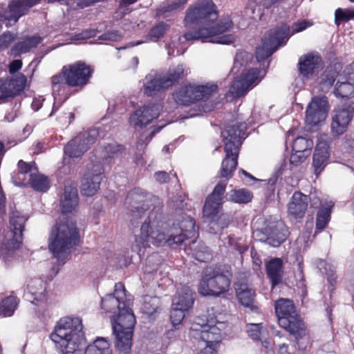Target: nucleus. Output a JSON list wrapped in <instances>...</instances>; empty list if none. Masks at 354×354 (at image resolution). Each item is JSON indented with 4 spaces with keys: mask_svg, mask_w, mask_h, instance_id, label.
<instances>
[{
    "mask_svg": "<svg viewBox=\"0 0 354 354\" xmlns=\"http://www.w3.org/2000/svg\"><path fill=\"white\" fill-rule=\"evenodd\" d=\"M218 12L212 0H200L192 4L186 11L185 26L192 28L183 34L186 41L198 40L230 44L235 39L232 34H225L233 28L230 16L221 18L216 24Z\"/></svg>",
    "mask_w": 354,
    "mask_h": 354,
    "instance_id": "f257e3e1",
    "label": "nucleus"
},
{
    "mask_svg": "<svg viewBox=\"0 0 354 354\" xmlns=\"http://www.w3.org/2000/svg\"><path fill=\"white\" fill-rule=\"evenodd\" d=\"M94 66L82 60L77 61L73 64L65 65L60 72L50 78L53 95L55 100L53 104L51 116L54 114L70 97L67 87L82 90L90 83L94 73Z\"/></svg>",
    "mask_w": 354,
    "mask_h": 354,
    "instance_id": "f03ea898",
    "label": "nucleus"
},
{
    "mask_svg": "<svg viewBox=\"0 0 354 354\" xmlns=\"http://www.w3.org/2000/svg\"><path fill=\"white\" fill-rule=\"evenodd\" d=\"M50 339L62 354H80L85 338L82 319L65 317L56 324Z\"/></svg>",
    "mask_w": 354,
    "mask_h": 354,
    "instance_id": "7ed1b4c3",
    "label": "nucleus"
},
{
    "mask_svg": "<svg viewBox=\"0 0 354 354\" xmlns=\"http://www.w3.org/2000/svg\"><path fill=\"white\" fill-rule=\"evenodd\" d=\"M246 124L235 122L227 124L221 131L222 141L225 153L219 176L227 180L232 178L238 165V158L243 140L245 138Z\"/></svg>",
    "mask_w": 354,
    "mask_h": 354,
    "instance_id": "20e7f679",
    "label": "nucleus"
},
{
    "mask_svg": "<svg viewBox=\"0 0 354 354\" xmlns=\"http://www.w3.org/2000/svg\"><path fill=\"white\" fill-rule=\"evenodd\" d=\"M28 217L14 210L10 216L9 230L0 235V257L5 263L12 261L23 243V232Z\"/></svg>",
    "mask_w": 354,
    "mask_h": 354,
    "instance_id": "39448f33",
    "label": "nucleus"
},
{
    "mask_svg": "<svg viewBox=\"0 0 354 354\" xmlns=\"http://www.w3.org/2000/svg\"><path fill=\"white\" fill-rule=\"evenodd\" d=\"M275 314L279 325L292 335L298 343L307 335V327L296 310L293 301L280 298L274 304Z\"/></svg>",
    "mask_w": 354,
    "mask_h": 354,
    "instance_id": "423d86ee",
    "label": "nucleus"
},
{
    "mask_svg": "<svg viewBox=\"0 0 354 354\" xmlns=\"http://www.w3.org/2000/svg\"><path fill=\"white\" fill-rule=\"evenodd\" d=\"M79 230L72 221L57 223L50 236L49 250L53 256L60 259L62 255L78 244Z\"/></svg>",
    "mask_w": 354,
    "mask_h": 354,
    "instance_id": "0eeeda50",
    "label": "nucleus"
},
{
    "mask_svg": "<svg viewBox=\"0 0 354 354\" xmlns=\"http://www.w3.org/2000/svg\"><path fill=\"white\" fill-rule=\"evenodd\" d=\"M136 322L132 310L125 305L118 312L112 324L113 332L115 336V347L124 354H128L131 351Z\"/></svg>",
    "mask_w": 354,
    "mask_h": 354,
    "instance_id": "6e6552de",
    "label": "nucleus"
},
{
    "mask_svg": "<svg viewBox=\"0 0 354 354\" xmlns=\"http://www.w3.org/2000/svg\"><path fill=\"white\" fill-rule=\"evenodd\" d=\"M229 276L223 273L220 266H207L203 272L198 291L203 296L218 297L225 294L230 286L232 273L226 270Z\"/></svg>",
    "mask_w": 354,
    "mask_h": 354,
    "instance_id": "1a4fd4ad",
    "label": "nucleus"
},
{
    "mask_svg": "<svg viewBox=\"0 0 354 354\" xmlns=\"http://www.w3.org/2000/svg\"><path fill=\"white\" fill-rule=\"evenodd\" d=\"M185 75L183 64L170 68L165 73H149L145 77L143 92L147 96H154L178 83Z\"/></svg>",
    "mask_w": 354,
    "mask_h": 354,
    "instance_id": "9d476101",
    "label": "nucleus"
},
{
    "mask_svg": "<svg viewBox=\"0 0 354 354\" xmlns=\"http://www.w3.org/2000/svg\"><path fill=\"white\" fill-rule=\"evenodd\" d=\"M218 92L216 84L197 85L188 84L181 86L172 93V99L180 106H189L200 101H207Z\"/></svg>",
    "mask_w": 354,
    "mask_h": 354,
    "instance_id": "9b49d317",
    "label": "nucleus"
},
{
    "mask_svg": "<svg viewBox=\"0 0 354 354\" xmlns=\"http://www.w3.org/2000/svg\"><path fill=\"white\" fill-rule=\"evenodd\" d=\"M151 223L153 225L154 221H151V215H149L141 225L140 234L136 236L138 246L147 248L149 246V243H151L157 247L165 245L174 248L180 247L171 226L169 227L167 232H165L158 229H153L151 226Z\"/></svg>",
    "mask_w": 354,
    "mask_h": 354,
    "instance_id": "f8f14e48",
    "label": "nucleus"
},
{
    "mask_svg": "<svg viewBox=\"0 0 354 354\" xmlns=\"http://www.w3.org/2000/svg\"><path fill=\"white\" fill-rule=\"evenodd\" d=\"M290 27L282 24L270 29L262 39V46L257 48L256 57L258 61H263L270 57L279 46L288 41Z\"/></svg>",
    "mask_w": 354,
    "mask_h": 354,
    "instance_id": "ddd939ff",
    "label": "nucleus"
},
{
    "mask_svg": "<svg viewBox=\"0 0 354 354\" xmlns=\"http://www.w3.org/2000/svg\"><path fill=\"white\" fill-rule=\"evenodd\" d=\"M147 195L144 189L135 187L128 193L125 198V203L131 207L130 222L133 227L138 226L146 212L149 209Z\"/></svg>",
    "mask_w": 354,
    "mask_h": 354,
    "instance_id": "4468645a",
    "label": "nucleus"
},
{
    "mask_svg": "<svg viewBox=\"0 0 354 354\" xmlns=\"http://www.w3.org/2000/svg\"><path fill=\"white\" fill-rule=\"evenodd\" d=\"M261 71L258 68H249L241 73L231 85L232 93L237 97L245 95L250 89L257 85L260 81Z\"/></svg>",
    "mask_w": 354,
    "mask_h": 354,
    "instance_id": "2eb2a0df",
    "label": "nucleus"
},
{
    "mask_svg": "<svg viewBox=\"0 0 354 354\" xmlns=\"http://www.w3.org/2000/svg\"><path fill=\"white\" fill-rule=\"evenodd\" d=\"M235 294L238 301L252 311H257L256 290L247 277H241L234 283Z\"/></svg>",
    "mask_w": 354,
    "mask_h": 354,
    "instance_id": "dca6fc26",
    "label": "nucleus"
},
{
    "mask_svg": "<svg viewBox=\"0 0 354 354\" xmlns=\"http://www.w3.org/2000/svg\"><path fill=\"white\" fill-rule=\"evenodd\" d=\"M41 0H12L6 10L0 12V17L9 22L17 23L29 10L40 3Z\"/></svg>",
    "mask_w": 354,
    "mask_h": 354,
    "instance_id": "f3484780",
    "label": "nucleus"
},
{
    "mask_svg": "<svg viewBox=\"0 0 354 354\" xmlns=\"http://www.w3.org/2000/svg\"><path fill=\"white\" fill-rule=\"evenodd\" d=\"M226 186L227 183L219 182L216 185L212 193L206 198L203 208V213L205 217L214 218L217 216L223 204Z\"/></svg>",
    "mask_w": 354,
    "mask_h": 354,
    "instance_id": "a211bd4d",
    "label": "nucleus"
},
{
    "mask_svg": "<svg viewBox=\"0 0 354 354\" xmlns=\"http://www.w3.org/2000/svg\"><path fill=\"white\" fill-rule=\"evenodd\" d=\"M162 106L159 104L149 103L136 109L129 118V123L133 127L142 128L158 118Z\"/></svg>",
    "mask_w": 354,
    "mask_h": 354,
    "instance_id": "6ab92c4d",
    "label": "nucleus"
},
{
    "mask_svg": "<svg viewBox=\"0 0 354 354\" xmlns=\"http://www.w3.org/2000/svg\"><path fill=\"white\" fill-rule=\"evenodd\" d=\"M328 109L326 97H315L306 109V122L310 125H317L326 118Z\"/></svg>",
    "mask_w": 354,
    "mask_h": 354,
    "instance_id": "aec40b11",
    "label": "nucleus"
},
{
    "mask_svg": "<svg viewBox=\"0 0 354 354\" xmlns=\"http://www.w3.org/2000/svg\"><path fill=\"white\" fill-rule=\"evenodd\" d=\"M353 113L354 106L351 104L334 110L330 124L331 131L334 135L339 136L346 131Z\"/></svg>",
    "mask_w": 354,
    "mask_h": 354,
    "instance_id": "412c9836",
    "label": "nucleus"
},
{
    "mask_svg": "<svg viewBox=\"0 0 354 354\" xmlns=\"http://www.w3.org/2000/svg\"><path fill=\"white\" fill-rule=\"evenodd\" d=\"M104 169L88 170L81 179L80 192L83 196H93L100 189L103 178Z\"/></svg>",
    "mask_w": 354,
    "mask_h": 354,
    "instance_id": "4be33fe9",
    "label": "nucleus"
},
{
    "mask_svg": "<svg viewBox=\"0 0 354 354\" xmlns=\"http://www.w3.org/2000/svg\"><path fill=\"white\" fill-rule=\"evenodd\" d=\"M171 227L179 246L184 244L187 240L196 236L195 220L190 216L182 217L180 220L174 223Z\"/></svg>",
    "mask_w": 354,
    "mask_h": 354,
    "instance_id": "5701e85b",
    "label": "nucleus"
},
{
    "mask_svg": "<svg viewBox=\"0 0 354 354\" xmlns=\"http://www.w3.org/2000/svg\"><path fill=\"white\" fill-rule=\"evenodd\" d=\"M326 136H320L315 147L313 157L314 173L317 176L321 174L328 164L330 157L329 143L325 139Z\"/></svg>",
    "mask_w": 354,
    "mask_h": 354,
    "instance_id": "b1692460",
    "label": "nucleus"
},
{
    "mask_svg": "<svg viewBox=\"0 0 354 354\" xmlns=\"http://www.w3.org/2000/svg\"><path fill=\"white\" fill-rule=\"evenodd\" d=\"M322 62V58L318 53H306L299 59V72L303 77L309 78L318 72Z\"/></svg>",
    "mask_w": 354,
    "mask_h": 354,
    "instance_id": "393cba45",
    "label": "nucleus"
},
{
    "mask_svg": "<svg viewBox=\"0 0 354 354\" xmlns=\"http://www.w3.org/2000/svg\"><path fill=\"white\" fill-rule=\"evenodd\" d=\"M79 196L75 183L65 185L64 193L60 196V208L62 214H74L78 209Z\"/></svg>",
    "mask_w": 354,
    "mask_h": 354,
    "instance_id": "a878e982",
    "label": "nucleus"
},
{
    "mask_svg": "<svg viewBox=\"0 0 354 354\" xmlns=\"http://www.w3.org/2000/svg\"><path fill=\"white\" fill-rule=\"evenodd\" d=\"M309 197L301 192H295L288 204V215L295 220L302 219L306 213Z\"/></svg>",
    "mask_w": 354,
    "mask_h": 354,
    "instance_id": "bb28decb",
    "label": "nucleus"
},
{
    "mask_svg": "<svg viewBox=\"0 0 354 354\" xmlns=\"http://www.w3.org/2000/svg\"><path fill=\"white\" fill-rule=\"evenodd\" d=\"M24 89V82L19 78H0V101L17 96Z\"/></svg>",
    "mask_w": 354,
    "mask_h": 354,
    "instance_id": "cd10ccee",
    "label": "nucleus"
},
{
    "mask_svg": "<svg viewBox=\"0 0 354 354\" xmlns=\"http://www.w3.org/2000/svg\"><path fill=\"white\" fill-rule=\"evenodd\" d=\"M267 277L272 290L282 283L284 274L283 262L281 258L274 257L265 263Z\"/></svg>",
    "mask_w": 354,
    "mask_h": 354,
    "instance_id": "c85d7f7f",
    "label": "nucleus"
},
{
    "mask_svg": "<svg viewBox=\"0 0 354 354\" xmlns=\"http://www.w3.org/2000/svg\"><path fill=\"white\" fill-rule=\"evenodd\" d=\"M201 338L207 344L216 346L222 337L221 330L214 321H207L206 324L201 326Z\"/></svg>",
    "mask_w": 354,
    "mask_h": 354,
    "instance_id": "c756f323",
    "label": "nucleus"
},
{
    "mask_svg": "<svg viewBox=\"0 0 354 354\" xmlns=\"http://www.w3.org/2000/svg\"><path fill=\"white\" fill-rule=\"evenodd\" d=\"M43 41V37L38 35L27 36L21 41L17 42L12 48V53L15 56L28 53L32 49L37 47Z\"/></svg>",
    "mask_w": 354,
    "mask_h": 354,
    "instance_id": "7c9ffc66",
    "label": "nucleus"
},
{
    "mask_svg": "<svg viewBox=\"0 0 354 354\" xmlns=\"http://www.w3.org/2000/svg\"><path fill=\"white\" fill-rule=\"evenodd\" d=\"M35 172H38V168L35 162H26L23 160H20L17 163V172L14 178L16 180H18L17 183L18 185L26 186L27 185L29 175Z\"/></svg>",
    "mask_w": 354,
    "mask_h": 354,
    "instance_id": "2f4dec72",
    "label": "nucleus"
},
{
    "mask_svg": "<svg viewBox=\"0 0 354 354\" xmlns=\"http://www.w3.org/2000/svg\"><path fill=\"white\" fill-rule=\"evenodd\" d=\"M194 293L189 287H183L174 298L172 306L188 310L194 304Z\"/></svg>",
    "mask_w": 354,
    "mask_h": 354,
    "instance_id": "473e14b6",
    "label": "nucleus"
},
{
    "mask_svg": "<svg viewBox=\"0 0 354 354\" xmlns=\"http://www.w3.org/2000/svg\"><path fill=\"white\" fill-rule=\"evenodd\" d=\"M28 287L30 292L34 296L32 303L38 306L46 308L48 299L46 288L43 287V281L39 279L34 280Z\"/></svg>",
    "mask_w": 354,
    "mask_h": 354,
    "instance_id": "72a5a7b5",
    "label": "nucleus"
},
{
    "mask_svg": "<svg viewBox=\"0 0 354 354\" xmlns=\"http://www.w3.org/2000/svg\"><path fill=\"white\" fill-rule=\"evenodd\" d=\"M226 197L228 201L238 204H247L252 201L254 196L249 189L241 188L230 190Z\"/></svg>",
    "mask_w": 354,
    "mask_h": 354,
    "instance_id": "f704fd0d",
    "label": "nucleus"
},
{
    "mask_svg": "<svg viewBox=\"0 0 354 354\" xmlns=\"http://www.w3.org/2000/svg\"><path fill=\"white\" fill-rule=\"evenodd\" d=\"M87 150L88 147L81 142L80 138L76 137L71 140L64 148V154L69 158L81 157Z\"/></svg>",
    "mask_w": 354,
    "mask_h": 354,
    "instance_id": "c9c22d12",
    "label": "nucleus"
},
{
    "mask_svg": "<svg viewBox=\"0 0 354 354\" xmlns=\"http://www.w3.org/2000/svg\"><path fill=\"white\" fill-rule=\"evenodd\" d=\"M342 66L339 64L329 65L320 75V84L330 87L339 74Z\"/></svg>",
    "mask_w": 354,
    "mask_h": 354,
    "instance_id": "e433bc0d",
    "label": "nucleus"
},
{
    "mask_svg": "<svg viewBox=\"0 0 354 354\" xmlns=\"http://www.w3.org/2000/svg\"><path fill=\"white\" fill-rule=\"evenodd\" d=\"M84 354H111L110 344L104 337H97L86 347Z\"/></svg>",
    "mask_w": 354,
    "mask_h": 354,
    "instance_id": "4c0bfd02",
    "label": "nucleus"
},
{
    "mask_svg": "<svg viewBox=\"0 0 354 354\" xmlns=\"http://www.w3.org/2000/svg\"><path fill=\"white\" fill-rule=\"evenodd\" d=\"M126 304L124 301H121L115 295L111 294L106 295L101 301V307L106 313H116L124 306Z\"/></svg>",
    "mask_w": 354,
    "mask_h": 354,
    "instance_id": "58836bf2",
    "label": "nucleus"
},
{
    "mask_svg": "<svg viewBox=\"0 0 354 354\" xmlns=\"http://www.w3.org/2000/svg\"><path fill=\"white\" fill-rule=\"evenodd\" d=\"M29 184L35 190L46 192L50 187L49 179L47 176L35 172L29 175L27 185Z\"/></svg>",
    "mask_w": 354,
    "mask_h": 354,
    "instance_id": "ea45409f",
    "label": "nucleus"
},
{
    "mask_svg": "<svg viewBox=\"0 0 354 354\" xmlns=\"http://www.w3.org/2000/svg\"><path fill=\"white\" fill-rule=\"evenodd\" d=\"M19 299L15 295L5 297L0 303V315L10 317L17 308Z\"/></svg>",
    "mask_w": 354,
    "mask_h": 354,
    "instance_id": "a19ab883",
    "label": "nucleus"
},
{
    "mask_svg": "<svg viewBox=\"0 0 354 354\" xmlns=\"http://www.w3.org/2000/svg\"><path fill=\"white\" fill-rule=\"evenodd\" d=\"M169 28L170 25L166 22H158L149 29L147 38L149 41L157 42L165 36Z\"/></svg>",
    "mask_w": 354,
    "mask_h": 354,
    "instance_id": "79ce46f5",
    "label": "nucleus"
},
{
    "mask_svg": "<svg viewBox=\"0 0 354 354\" xmlns=\"http://www.w3.org/2000/svg\"><path fill=\"white\" fill-rule=\"evenodd\" d=\"M334 95L337 98L350 99L354 96V84L348 82L338 81L335 86Z\"/></svg>",
    "mask_w": 354,
    "mask_h": 354,
    "instance_id": "37998d69",
    "label": "nucleus"
},
{
    "mask_svg": "<svg viewBox=\"0 0 354 354\" xmlns=\"http://www.w3.org/2000/svg\"><path fill=\"white\" fill-rule=\"evenodd\" d=\"M160 299L158 297L145 296L142 305V310L149 317H154L160 310Z\"/></svg>",
    "mask_w": 354,
    "mask_h": 354,
    "instance_id": "c03bdc74",
    "label": "nucleus"
},
{
    "mask_svg": "<svg viewBox=\"0 0 354 354\" xmlns=\"http://www.w3.org/2000/svg\"><path fill=\"white\" fill-rule=\"evenodd\" d=\"M330 207H322L319 209L317 214L315 223V234L322 232L327 226L330 219Z\"/></svg>",
    "mask_w": 354,
    "mask_h": 354,
    "instance_id": "a18cd8bd",
    "label": "nucleus"
},
{
    "mask_svg": "<svg viewBox=\"0 0 354 354\" xmlns=\"http://www.w3.org/2000/svg\"><path fill=\"white\" fill-rule=\"evenodd\" d=\"M288 234L289 232L286 227L280 228L277 227L272 230L268 236V241L272 246L278 247L286 240Z\"/></svg>",
    "mask_w": 354,
    "mask_h": 354,
    "instance_id": "49530a36",
    "label": "nucleus"
},
{
    "mask_svg": "<svg viewBox=\"0 0 354 354\" xmlns=\"http://www.w3.org/2000/svg\"><path fill=\"white\" fill-rule=\"evenodd\" d=\"M313 141L306 138L299 136L295 139L292 145V151L297 153L305 152L310 154L313 147Z\"/></svg>",
    "mask_w": 354,
    "mask_h": 354,
    "instance_id": "de8ad7c7",
    "label": "nucleus"
},
{
    "mask_svg": "<svg viewBox=\"0 0 354 354\" xmlns=\"http://www.w3.org/2000/svg\"><path fill=\"white\" fill-rule=\"evenodd\" d=\"M354 18L353 9L337 8L335 12V23L339 25L342 22L348 21Z\"/></svg>",
    "mask_w": 354,
    "mask_h": 354,
    "instance_id": "09e8293b",
    "label": "nucleus"
},
{
    "mask_svg": "<svg viewBox=\"0 0 354 354\" xmlns=\"http://www.w3.org/2000/svg\"><path fill=\"white\" fill-rule=\"evenodd\" d=\"M246 332L249 337L256 341H261L262 335L264 332L263 326L261 323L259 324H247Z\"/></svg>",
    "mask_w": 354,
    "mask_h": 354,
    "instance_id": "8fccbe9b",
    "label": "nucleus"
},
{
    "mask_svg": "<svg viewBox=\"0 0 354 354\" xmlns=\"http://www.w3.org/2000/svg\"><path fill=\"white\" fill-rule=\"evenodd\" d=\"M187 310L173 306L170 313V321L174 326L180 324L185 317Z\"/></svg>",
    "mask_w": 354,
    "mask_h": 354,
    "instance_id": "3c124183",
    "label": "nucleus"
},
{
    "mask_svg": "<svg viewBox=\"0 0 354 354\" xmlns=\"http://www.w3.org/2000/svg\"><path fill=\"white\" fill-rule=\"evenodd\" d=\"M104 150L109 158H113L122 154L124 151L125 147L122 145L113 142L106 145L104 147Z\"/></svg>",
    "mask_w": 354,
    "mask_h": 354,
    "instance_id": "603ef678",
    "label": "nucleus"
},
{
    "mask_svg": "<svg viewBox=\"0 0 354 354\" xmlns=\"http://www.w3.org/2000/svg\"><path fill=\"white\" fill-rule=\"evenodd\" d=\"M188 0H178L176 1L168 3L158 10L159 15H163L167 12H171L175 10L183 9Z\"/></svg>",
    "mask_w": 354,
    "mask_h": 354,
    "instance_id": "864d4df0",
    "label": "nucleus"
},
{
    "mask_svg": "<svg viewBox=\"0 0 354 354\" xmlns=\"http://www.w3.org/2000/svg\"><path fill=\"white\" fill-rule=\"evenodd\" d=\"M16 35L7 30L0 35V51L8 48L16 39Z\"/></svg>",
    "mask_w": 354,
    "mask_h": 354,
    "instance_id": "5fc2aeb1",
    "label": "nucleus"
},
{
    "mask_svg": "<svg viewBox=\"0 0 354 354\" xmlns=\"http://www.w3.org/2000/svg\"><path fill=\"white\" fill-rule=\"evenodd\" d=\"M201 250L194 249L192 256L194 259L200 262H205L210 258V253L208 248L202 245H200Z\"/></svg>",
    "mask_w": 354,
    "mask_h": 354,
    "instance_id": "6e6d98bb",
    "label": "nucleus"
},
{
    "mask_svg": "<svg viewBox=\"0 0 354 354\" xmlns=\"http://www.w3.org/2000/svg\"><path fill=\"white\" fill-rule=\"evenodd\" d=\"M97 133L95 131H91L87 133H84L83 134H80L77 136V138H80L81 142L86 145L88 147V149L90 147L91 145H93L97 138Z\"/></svg>",
    "mask_w": 354,
    "mask_h": 354,
    "instance_id": "4d7b16f0",
    "label": "nucleus"
},
{
    "mask_svg": "<svg viewBox=\"0 0 354 354\" xmlns=\"http://www.w3.org/2000/svg\"><path fill=\"white\" fill-rule=\"evenodd\" d=\"M97 30L96 29H85L81 32L76 33L73 35L72 39L76 41L85 40L93 38L96 36Z\"/></svg>",
    "mask_w": 354,
    "mask_h": 354,
    "instance_id": "13d9d810",
    "label": "nucleus"
},
{
    "mask_svg": "<svg viewBox=\"0 0 354 354\" xmlns=\"http://www.w3.org/2000/svg\"><path fill=\"white\" fill-rule=\"evenodd\" d=\"M309 154L305 152L297 153V151H292L290 157V162L291 165L297 166L304 162Z\"/></svg>",
    "mask_w": 354,
    "mask_h": 354,
    "instance_id": "bf43d9fd",
    "label": "nucleus"
},
{
    "mask_svg": "<svg viewBox=\"0 0 354 354\" xmlns=\"http://www.w3.org/2000/svg\"><path fill=\"white\" fill-rule=\"evenodd\" d=\"M122 38L118 30H111L104 32L99 37V39L104 41H118Z\"/></svg>",
    "mask_w": 354,
    "mask_h": 354,
    "instance_id": "052dcab7",
    "label": "nucleus"
},
{
    "mask_svg": "<svg viewBox=\"0 0 354 354\" xmlns=\"http://www.w3.org/2000/svg\"><path fill=\"white\" fill-rule=\"evenodd\" d=\"M231 221V216L228 214L223 213L218 216L215 221V224H216L221 230H223L227 227Z\"/></svg>",
    "mask_w": 354,
    "mask_h": 354,
    "instance_id": "680f3d73",
    "label": "nucleus"
},
{
    "mask_svg": "<svg viewBox=\"0 0 354 354\" xmlns=\"http://www.w3.org/2000/svg\"><path fill=\"white\" fill-rule=\"evenodd\" d=\"M313 23L310 21L303 20L299 22L294 23L292 25V32L297 33L306 30L307 28L311 26Z\"/></svg>",
    "mask_w": 354,
    "mask_h": 354,
    "instance_id": "e2e57ef3",
    "label": "nucleus"
},
{
    "mask_svg": "<svg viewBox=\"0 0 354 354\" xmlns=\"http://www.w3.org/2000/svg\"><path fill=\"white\" fill-rule=\"evenodd\" d=\"M112 295H115L119 299L123 301V297L126 295V290L122 283L118 282L115 284L114 293Z\"/></svg>",
    "mask_w": 354,
    "mask_h": 354,
    "instance_id": "0e129e2a",
    "label": "nucleus"
},
{
    "mask_svg": "<svg viewBox=\"0 0 354 354\" xmlns=\"http://www.w3.org/2000/svg\"><path fill=\"white\" fill-rule=\"evenodd\" d=\"M156 180L160 183H168L170 180L168 173L164 171H159L154 174Z\"/></svg>",
    "mask_w": 354,
    "mask_h": 354,
    "instance_id": "69168bd1",
    "label": "nucleus"
},
{
    "mask_svg": "<svg viewBox=\"0 0 354 354\" xmlns=\"http://www.w3.org/2000/svg\"><path fill=\"white\" fill-rule=\"evenodd\" d=\"M342 147L346 151L351 153L354 151V140L346 136L342 141Z\"/></svg>",
    "mask_w": 354,
    "mask_h": 354,
    "instance_id": "338daca9",
    "label": "nucleus"
},
{
    "mask_svg": "<svg viewBox=\"0 0 354 354\" xmlns=\"http://www.w3.org/2000/svg\"><path fill=\"white\" fill-rule=\"evenodd\" d=\"M23 63L21 59H15L9 64L10 73H15L19 71L22 67Z\"/></svg>",
    "mask_w": 354,
    "mask_h": 354,
    "instance_id": "774afa93",
    "label": "nucleus"
}]
</instances>
